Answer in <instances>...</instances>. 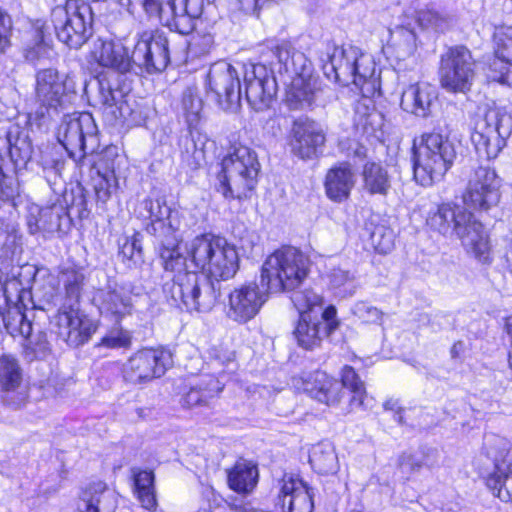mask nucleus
<instances>
[{"label":"nucleus","instance_id":"f257e3e1","mask_svg":"<svg viewBox=\"0 0 512 512\" xmlns=\"http://www.w3.org/2000/svg\"><path fill=\"white\" fill-rule=\"evenodd\" d=\"M163 243L161 259L166 271L174 272L172 284L168 292L175 302H182L189 311L209 312L215 306L219 298V289L215 284L202 274L195 271H187L186 257L177 249L180 236L176 234L174 244L172 238L160 239Z\"/></svg>","mask_w":512,"mask_h":512},{"label":"nucleus","instance_id":"f03ea898","mask_svg":"<svg viewBox=\"0 0 512 512\" xmlns=\"http://www.w3.org/2000/svg\"><path fill=\"white\" fill-rule=\"evenodd\" d=\"M427 224L444 237L459 239L466 252L479 263L491 264L493 257L488 232L466 205L443 203L429 215Z\"/></svg>","mask_w":512,"mask_h":512},{"label":"nucleus","instance_id":"7ed1b4c3","mask_svg":"<svg viewBox=\"0 0 512 512\" xmlns=\"http://www.w3.org/2000/svg\"><path fill=\"white\" fill-rule=\"evenodd\" d=\"M187 254L198 273L211 280L219 290V282L234 278L239 270L237 248L224 237L213 234L196 236L188 244Z\"/></svg>","mask_w":512,"mask_h":512},{"label":"nucleus","instance_id":"20e7f679","mask_svg":"<svg viewBox=\"0 0 512 512\" xmlns=\"http://www.w3.org/2000/svg\"><path fill=\"white\" fill-rule=\"evenodd\" d=\"M260 171L257 154L244 145L231 147L221 162L219 192L227 199H242L255 188Z\"/></svg>","mask_w":512,"mask_h":512},{"label":"nucleus","instance_id":"39448f33","mask_svg":"<svg viewBox=\"0 0 512 512\" xmlns=\"http://www.w3.org/2000/svg\"><path fill=\"white\" fill-rule=\"evenodd\" d=\"M457 157L453 141L440 133H425L415 147L414 178L422 186L443 179Z\"/></svg>","mask_w":512,"mask_h":512},{"label":"nucleus","instance_id":"423d86ee","mask_svg":"<svg viewBox=\"0 0 512 512\" xmlns=\"http://www.w3.org/2000/svg\"><path fill=\"white\" fill-rule=\"evenodd\" d=\"M308 266V258L300 250L284 246L264 261L261 282L270 292L295 290L307 277Z\"/></svg>","mask_w":512,"mask_h":512},{"label":"nucleus","instance_id":"0eeeda50","mask_svg":"<svg viewBox=\"0 0 512 512\" xmlns=\"http://www.w3.org/2000/svg\"><path fill=\"white\" fill-rule=\"evenodd\" d=\"M34 99L38 105L35 116L44 119L67 109L77 92L73 79L55 68L39 69L35 73Z\"/></svg>","mask_w":512,"mask_h":512},{"label":"nucleus","instance_id":"6e6552de","mask_svg":"<svg viewBox=\"0 0 512 512\" xmlns=\"http://www.w3.org/2000/svg\"><path fill=\"white\" fill-rule=\"evenodd\" d=\"M51 20L58 39L70 48L81 47L91 35L92 9L83 0H67L53 8Z\"/></svg>","mask_w":512,"mask_h":512},{"label":"nucleus","instance_id":"1a4fd4ad","mask_svg":"<svg viewBox=\"0 0 512 512\" xmlns=\"http://www.w3.org/2000/svg\"><path fill=\"white\" fill-rule=\"evenodd\" d=\"M57 140L76 162L86 154L94 153L99 146V138L93 116L87 112L65 115L57 128Z\"/></svg>","mask_w":512,"mask_h":512},{"label":"nucleus","instance_id":"9d476101","mask_svg":"<svg viewBox=\"0 0 512 512\" xmlns=\"http://www.w3.org/2000/svg\"><path fill=\"white\" fill-rule=\"evenodd\" d=\"M511 133L510 118L499 109H490L473 124L471 141L480 157L496 158Z\"/></svg>","mask_w":512,"mask_h":512},{"label":"nucleus","instance_id":"9b49d317","mask_svg":"<svg viewBox=\"0 0 512 512\" xmlns=\"http://www.w3.org/2000/svg\"><path fill=\"white\" fill-rule=\"evenodd\" d=\"M438 75L440 85L446 91H469L476 76V61L471 51L463 45L448 48L441 55Z\"/></svg>","mask_w":512,"mask_h":512},{"label":"nucleus","instance_id":"f8f14e48","mask_svg":"<svg viewBox=\"0 0 512 512\" xmlns=\"http://www.w3.org/2000/svg\"><path fill=\"white\" fill-rule=\"evenodd\" d=\"M89 101L110 125L135 120V111L132 108L128 90L113 84L106 76L98 78L97 90L91 95Z\"/></svg>","mask_w":512,"mask_h":512},{"label":"nucleus","instance_id":"ddd939ff","mask_svg":"<svg viewBox=\"0 0 512 512\" xmlns=\"http://www.w3.org/2000/svg\"><path fill=\"white\" fill-rule=\"evenodd\" d=\"M172 364L170 350L164 347L144 348L130 356L123 365V378L132 385H144L162 377Z\"/></svg>","mask_w":512,"mask_h":512},{"label":"nucleus","instance_id":"4468645a","mask_svg":"<svg viewBox=\"0 0 512 512\" xmlns=\"http://www.w3.org/2000/svg\"><path fill=\"white\" fill-rule=\"evenodd\" d=\"M16 280L8 281L4 286L5 303L0 306V328L9 335L27 338L31 335L33 324L29 320L26 301H32L30 290L20 288Z\"/></svg>","mask_w":512,"mask_h":512},{"label":"nucleus","instance_id":"2eb2a0df","mask_svg":"<svg viewBox=\"0 0 512 512\" xmlns=\"http://www.w3.org/2000/svg\"><path fill=\"white\" fill-rule=\"evenodd\" d=\"M502 181L490 167L479 166L469 176L463 202L467 208L487 212L500 202Z\"/></svg>","mask_w":512,"mask_h":512},{"label":"nucleus","instance_id":"dca6fc26","mask_svg":"<svg viewBox=\"0 0 512 512\" xmlns=\"http://www.w3.org/2000/svg\"><path fill=\"white\" fill-rule=\"evenodd\" d=\"M134 65L148 73L163 71L170 62L169 40L163 31L147 29L136 34Z\"/></svg>","mask_w":512,"mask_h":512},{"label":"nucleus","instance_id":"f3484780","mask_svg":"<svg viewBox=\"0 0 512 512\" xmlns=\"http://www.w3.org/2000/svg\"><path fill=\"white\" fill-rule=\"evenodd\" d=\"M270 290L255 281L235 286L228 294L226 316L233 322L245 324L254 319L268 300Z\"/></svg>","mask_w":512,"mask_h":512},{"label":"nucleus","instance_id":"a211bd4d","mask_svg":"<svg viewBox=\"0 0 512 512\" xmlns=\"http://www.w3.org/2000/svg\"><path fill=\"white\" fill-rule=\"evenodd\" d=\"M141 205L150 219V224L146 228L147 231L159 239L168 240L172 238L173 241H168V243L174 244L176 234L180 232L183 226L181 211L167 205L163 197L146 198L142 201Z\"/></svg>","mask_w":512,"mask_h":512},{"label":"nucleus","instance_id":"6ab92c4d","mask_svg":"<svg viewBox=\"0 0 512 512\" xmlns=\"http://www.w3.org/2000/svg\"><path fill=\"white\" fill-rule=\"evenodd\" d=\"M276 502L281 512H312L314 489L298 475L284 474L275 485Z\"/></svg>","mask_w":512,"mask_h":512},{"label":"nucleus","instance_id":"aec40b11","mask_svg":"<svg viewBox=\"0 0 512 512\" xmlns=\"http://www.w3.org/2000/svg\"><path fill=\"white\" fill-rule=\"evenodd\" d=\"M209 93H212L218 104L225 110L240 101L242 90L235 68L226 61L211 65L207 75Z\"/></svg>","mask_w":512,"mask_h":512},{"label":"nucleus","instance_id":"412c9836","mask_svg":"<svg viewBox=\"0 0 512 512\" xmlns=\"http://www.w3.org/2000/svg\"><path fill=\"white\" fill-rule=\"evenodd\" d=\"M58 336L70 346L86 343L96 331L94 322L80 306H60L55 316Z\"/></svg>","mask_w":512,"mask_h":512},{"label":"nucleus","instance_id":"4be33fe9","mask_svg":"<svg viewBox=\"0 0 512 512\" xmlns=\"http://www.w3.org/2000/svg\"><path fill=\"white\" fill-rule=\"evenodd\" d=\"M339 324L336 308L330 305L323 310L321 320H312L311 315L300 316L294 336L300 347L312 350L320 346L323 337L338 329Z\"/></svg>","mask_w":512,"mask_h":512},{"label":"nucleus","instance_id":"5701e85b","mask_svg":"<svg viewBox=\"0 0 512 512\" xmlns=\"http://www.w3.org/2000/svg\"><path fill=\"white\" fill-rule=\"evenodd\" d=\"M23 372L18 359L11 354L0 356V390L2 401L12 407L20 408L27 402L28 391L22 383Z\"/></svg>","mask_w":512,"mask_h":512},{"label":"nucleus","instance_id":"b1692460","mask_svg":"<svg viewBox=\"0 0 512 512\" xmlns=\"http://www.w3.org/2000/svg\"><path fill=\"white\" fill-rule=\"evenodd\" d=\"M245 97L255 110L268 107L276 94L277 84L264 65H251L244 73Z\"/></svg>","mask_w":512,"mask_h":512},{"label":"nucleus","instance_id":"393cba45","mask_svg":"<svg viewBox=\"0 0 512 512\" xmlns=\"http://www.w3.org/2000/svg\"><path fill=\"white\" fill-rule=\"evenodd\" d=\"M89 62L107 68L118 74L129 72L134 65L133 53L120 42L98 38L93 41Z\"/></svg>","mask_w":512,"mask_h":512},{"label":"nucleus","instance_id":"a878e982","mask_svg":"<svg viewBox=\"0 0 512 512\" xmlns=\"http://www.w3.org/2000/svg\"><path fill=\"white\" fill-rule=\"evenodd\" d=\"M326 141L322 128L311 120H296L292 127L291 151L301 159H312L322 153Z\"/></svg>","mask_w":512,"mask_h":512},{"label":"nucleus","instance_id":"bb28decb","mask_svg":"<svg viewBox=\"0 0 512 512\" xmlns=\"http://www.w3.org/2000/svg\"><path fill=\"white\" fill-rule=\"evenodd\" d=\"M94 301L102 315L116 322L131 315L134 308L131 292L120 285L99 289L94 295Z\"/></svg>","mask_w":512,"mask_h":512},{"label":"nucleus","instance_id":"cd10ccee","mask_svg":"<svg viewBox=\"0 0 512 512\" xmlns=\"http://www.w3.org/2000/svg\"><path fill=\"white\" fill-rule=\"evenodd\" d=\"M501 451L495 456V470L487 478V486L503 502L512 500V452L508 443L499 440Z\"/></svg>","mask_w":512,"mask_h":512},{"label":"nucleus","instance_id":"c85d7f7f","mask_svg":"<svg viewBox=\"0 0 512 512\" xmlns=\"http://www.w3.org/2000/svg\"><path fill=\"white\" fill-rule=\"evenodd\" d=\"M359 56V49L354 46L334 47L328 54V61L323 65L324 74L328 79L346 86L353 79V69Z\"/></svg>","mask_w":512,"mask_h":512},{"label":"nucleus","instance_id":"c756f323","mask_svg":"<svg viewBox=\"0 0 512 512\" xmlns=\"http://www.w3.org/2000/svg\"><path fill=\"white\" fill-rule=\"evenodd\" d=\"M117 496L102 481L88 484L79 494V512H115Z\"/></svg>","mask_w":512,"mask_h":512},{"label":"nucleus","instance_id":"7c9ffc66","mask_svg":"<svg viewBox=\"0 0 512 512\" xmlns=\"http://www.w3.org/2000/svg\"><path fill=\"white\" fill-rule=\"evenodd\" d=\"M355 173L350 163L343 162L330 168L325 176L326 196L333 202L347 200L355 185Z\"/></svg>","mask_w":512,"mask_h":512},{"label":"nucleus","instance_id":"2f4dec72","mask_svg":"<svg viewBox=\"0 0 512 512\" xmlns=\"http://www.w3.org/2000/svg\"><path fill=\"white\" fill-rule=\"evenodd\" d=\"M437 99L436 91L428 83L409 85L402 91L401 108L415 116L425 118L430 115L431 107Z\"/></svg>","mask_w":512,"mask_h":512},{"label":"nucleus","instance_id":"473e14b6","mask_svg":"<svg viewBox=\"0 0 512 512\" xmlns=\"http://www.w3.org/2000/svg\"><path fill=\"white\" fill-rule=\"evenodd\" d=\"M352 84L365 98H372L380 94V73L372 56L359 50V56L354 65Z\"/></svg>","mask_w":512,"mask_h":512},{"label":"nucleus","instance_id":"72a5a7b5","mask_svg":"<svg viewBox=\"0 0 512 512\" xmlns=\"http://www.w3.org/2000/svg\"><path fill=\"white\" fill-rule=\"evenodd\" d=\"M204 0H169L165 10L172 15L173 26L180 34H189L195 27V20L203 12Z\"/></svg>","mask_w":512,"mask_h":512},{"label":"nucleus","instance_id":"f704fd0d","mask_svg":"<svg viewBox=\"0 0 512 512\" xmlns=\"http://www.w3.org/2000/svg\"><path fill=\"white\" fill-rule=\"evenodd\" d=\"M361 177L363 190L369 195L387 196L392 187L387 167L379 162L365 163Z\"/></svg>","mask_w":512,"mask_h":512},{"label":"nucleus","instance_id":"c9c22d12","mask_svg":"<svg viewBox=\"0 0 512 512\" xmlns=\"http://www.w3.org/2000/svg\"><path fill=\"white\" fill-rule=\"evenodd\" d=\"M258 477L257 466L251 461L240 459L228 470L227 480L230 489L237 493L248 494L256 487Z\"/></svg>","mask_w":512,"mask_h":512},{"label":"nucleus","instance_id":"e433bc0d","mask_svg":"<svg viewBox=\"0 0 512 512\" xmlns=\"http://www.w3.org/2000/svg\"><path fill=\"white\" fill-rule=\"evenodd\" d=\"M62 209L60 207H35L31 210L27 224L31 234L39 231L53 233L61 229V215Z\"/></svg>","mask_w":512,"mask_h":512},{"label":"nucleus","instance_id":"4c0bfd02","mask_svg":"<svg viewBox=\"0 0 512 512\" xmlns=\"http://www.w3.org/2000/svg\"><path fill=\"white\" fill-rule=\"evenodd\" d=\"M341 385L351 394V409L367 410L371 408L372 399L366 393L365 385L351 366H345L341 372Z\"/></svg>","mask_w":512,"mask_h":512},{"label":"nucleus","instance_id":"58836bf2","mask_svg":"<svg viewBox=\"0 0 512 512\" xmlns=\"http://www.w3.org/2000/svg\"><path fill=\"white\" fill-rule=\"evenodd\" d=\"M311 467L319 474L333 475L339 469L338 456L330 442H320L314 445L309 454Z\"/></svg>","mask_w":512,"mask_h":512},{"label":"nucleus","instance_id":"ea45409f","mask_svg":"<svg viewBox=\"0 0 512 512\" xmlns=\"http://www.w3.org/2000/svg\"><path fill=\"white\" fill-rule=\"evenodd\" d=\"M389 48L398 60L413 56L416 49V34L410 28L397 26L390 32Z\"/></svg>","mask_w":512,"mask_h":512},{"label":"nucleus","instance_id":"a19ab883","mask_svg":"<svg viewBox=\"0 0 512 512\" xmlns=\"http://www.w3.org/2000/svg\"><path fill=\"white\" fill-rule=\"evenodd\" d=\"M179 146L181 164L183 166L190 170H196L204 164V145L200 137L196 139L192 134L184 135L180 138Z\"/></svg>","mask_w":512,"mask_h":512},{"label":"nucleus","instance_id":"79ce46f5","mask_svg":"<svg viewBox=\"0 0 512 512\" xmlns=\"http://www.w3.org/2000/svg\"><path fill=\"white\" fill-rule=\"evenodd\" d=\"M221 390L219 381L213 376H207L202 379L200 385L190 388L183 396L182 405L187 408L205 405Z\"/></svg>","mask_w":512,"mask_h":512},{"label":"nucleus","instance_id":"37998d69","mask_svg":"<svg viewBox=\"0 0 512 512\" xmlns=\"http://www.w3.org/2000/svg\"><path fill=\"white\" fill-rule=\"evenodd\" d=\"M330 288L340 297H349L355 294L358 283L355 273L342 267H333L327 272Z\"/></svg>","mask_w":512,"mask_h":512},{"label":"nucleus","instance_id":"c03bdc74","mask_svg":"<svg viewBox=\"0 0 512 512\" xmlns=\"http://www.w3.org/2000/svg\"><path fill=\"white\" fill-rule=\"evenodd\" d=\"M137 498L147 510L155 509L157 502L154 490V474L147 470H132Z\"/></svg>","mask_w":512,"mask_h":512},{"label":"nucleus","instance_id":"a18cd8bd","mask_svg":"<svg viewBox=\"0 0 512 512\" xmlns=\"http://www.w3.org/2000/svg\"><path fill=\"white\" fill-rule=\"evenodd\" d=\"M60 281L64 289L60 306H80V297L84 284L83 273L73 269L66 270L62 273Z\"/></svg>","mask_w":512,"mask_h":512},{"label":"nucleus","instance_id":"49530a36","mask_svg":"<svg viewBox=\"0 0 512 512\" xmlns=\"http://www.w3.org/2000/svg\"><path fill=\"white\" fill-rule=\"evenodd\" d=\"M316 382L325 387L323 392H318L319 402L327 405H337L340 402L343 396V388L339 381L323 371H316Z\"/></svg>","mask_w":512,"mask_h":512},{"label":"nucleus","instance_id":"de8ad7c7","mask_svg":"<svg viewBox=\"0 0 512 512\" xmlns=\"http://www.w3.org/2000/svg\"><path fill=\"white\" fill-rule=\"evenodd\" d=\"M417 22L426 29L444 31L450 24L452 18L446 13L432 7H425L416 13Z\"/></svg>","mask_w":512,"mask_h":512},{"label":"nucleus","instance_id":"09e8293b","mask_svg":"<svg viewBox=\"0 0 512 512\" xmlns=\"http://www.w3.org/2000/svg\"><path fill=\"white\" fill-rule=\"evenodd\" d=\"M315 94V83L311 79L298 76L292 81L290 96L301 107L310 106L314 101Z\"/></svg>","mask_w":512,"mask_h":512},{"label":"nucleus","instance_id":"8fccbe9b","mask_svg":"<svg viewBox=\"0 0 512 512\" xmlns=\"http://www.w3.org/2000/svg\"><path fill=\"white\" fill-rule=\"evenodd\" d=\"M370 241L378 253L387 254L394 247L395 233L390 227L377 225L370 233Z\"/></svg>","mask_w":512,"mask_h":512},{"label":"nucleus","instance_id":"3c124183","mask_svg":"<svg viewBox=\"0 0 512 512\" xmlns=\"http://www.w3.org/2000/svg\"><path fill=\"white\" fill-rule=\"evenodd\" d=\"M495 57L512 61V26H500L495 28Z\"/></svg>","mask_w":512,"mask_h":512},{"label":"nucleus","instance_id":"603ef678","mask_svg":"<svg viewBox=\"0 0 512 512\" xmlns=\"http://www.w3.org/2000/svg\"><path fill=\"white\" fill-rule=\"evenodd\" d=\"M291 300L300 316L310 315L309 312H312L317 306L321 307L323 304V298L309 289L295 291L292 294Z\"/></svg>","mask_w":512,"mask_h":512},{"label":"nucleus","instance_id":"864d4df0","mask_svg":"<svg viewBox=\"0 0 512 512\" xmlns=\"http://www.w3.org/2000/svg\"><path fill=\"white\" fill-rule=\"evenodd\" d=\"M9 155L17 165L26 164L32 157L33 147L27 137H17L12 143L8 137Z\"/></svg>","mask_w":512,"mask_h":512},{"label":"nucleus","instance_id":"5fc2aeb1","mask_svg":"<svg viewBox=\"0 0 512 512\" xmlns=\"http://www.w3.org/2000/svg\"><path fill=\"white\" fill-rule=\"evenodd\" d=\"M182 107L186 114L187 121L192 123L198 119L202 110V100L195 89L189 87L183 92Z\"/></svg>","mask_w":512,"mask_h":512},{"label":"nucleus","instance_id":"6e6d98bb","mask_svg":"<svg viewBox=\"0 0 512 512\" xmlns=\"http://www.w3.org/2000/svg\"><path fill=\"white\" fill-rule=\"evenodd\" d=\"M491 75L489 77L496 82L512 86V61H506L495 57L490 64Z\"/></svg>","mask_w":512,"mask_h":512},{"label":"nucleus","instance_id":"4d7b16f0","mask_svg":"<svg viewBox=\"0 0 512 512\" xmlns=\"http://www.w3.org/2000/svg\"><path fill=\"white\" fill-rule=\"evenodd\" d=\"M352 313L363 322L370 324L380 323L383 317L380 309L364 301L355 303Z\"/></svg>","mask_w":512,"mask_h":512},{"label":"nucleus","instance_id":"13d9d810","mask_svg":"<svg viewBox=\"0 0 512 512\" xmlns=\"http://www.w3.org/2000/svg\"><path fill=\"white\" fill-rule=\"evenodd\" d=\"M99 345L108 348H127L131 345V334L122 328L113 329L102 338Z\"/></svg>","mask_w":512,"mask_h":512},{"label":"nucleus","instance_id":"bf43d9fd","mask_svg":"<svg viewBox=\"0 0 512 512\" xmlns=\"http://www.w3.org/2000/svg\"><path fill=\"white\" fill-rule=\"evenodd\" d=\"M26 339H29L27 352L32 354L34 358H44L49 353V342L44 332H39L36 336L31 334Z\"/></svg>","mask_w":512,"mask_h":512},{"label":"nucleus","instance_id":"052dcab7","mask_svg":"<svg viewBox=\"0 0 512 512\" xmlns=\"http://www.w3.org/2000/svg\"><path fill=\"white\" fill-rule=\"evenodd\" d=\"M49 50L50 48L44 43L41 33L37 32L34 43L27 45L24 49V57L27 61L34 63L46 57Z\"/></svg>","mask_w":512,"mask_h":512},{"label":"nucleus","instance_id":"680f3d73","mask_svg":"<svg viewBox=\"0 0 512 512\" xmlns=\"http://www.w3.org/2000/svg\"><path fill=\"white\" fill-rule=\"evenodd\" d=\"M12 27L10 15L0 8V54L11 45Z\"/></svg>","mask_w":512,"mask_h":512},{"label":"nucleus","instance_id":"e2e57ef3","mask_svg":"<svg viewBox=\"0 0 512 512\" xmlns=\"http://www.w3.org/2000/svg\"><path fill=\"white\" fill-rule=\"evenodd\" d=\"M398 467L403 475L409 477L422 468V463L411 454H402L398 460Z\"/></svg>","mask_w":512,"mask_h":512},{"label":"nucleus","instance_id":"0e129e2a","mask_svg":"<svg viewBox=\"0 0 512 512\" xmlns=\"http://www.w3.org/2000/svg\"><path fill=\"white\" fill-rule=\"evenodd\" d=\"M96 198L105 203L111 196V184L106 177H99L94 186Z\"/></svg>","mask_w":512,"mask_h":512},{"label":"nucleus","instance_id":"69168bd1","mask_svg":"<svg viewBox=\"0 0 512 512\" xmlns=\"http://www.w3.org/2000/svg\"><path fill=\"white\" fill-rule=\"evenodd\" d=\"M325 387L316 382V371L309 375L303 382V389L305 392L311 395V397L318 400V392H323Z\"/></svg>","mask_w":512,"mask_h":512},{"label":"nucleus","instance_id":"338daca9","mask_svg":"<svg viewBox=\"0 0 512 512\" xmlns=\"http://www.w3.org/2000/svg\"><path fill=\"white\" fill-rule=\"evenodd\" d=\"M142 6L149 16H159L162 18L165 12L162 0H142Z\"/></svg>","mask_w":512,"mask_h":512},{"label":"nucleus","instance_id":"774afa93","mask_svg":"<svg viewBox=\"0 0 512 512\" xmlns=\"http://www.w3.org/2000/svg\"><path fill=\"white\" fill-rule=\"evenodd\" d=\"M214 42L213 36L211 34H204L200 37H195L192 42V46L194 48H199V52L201 54H206L209 52Z\"/></svg>","mask_w":512,"mask_h":512}]
</instances>
